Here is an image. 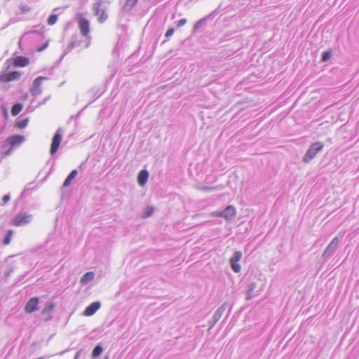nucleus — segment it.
<instances>
[{"instance_id":"9d476101","label":"nucleus","mask_w":359,"mask_h":359,"mask_svg":"<svg viewBox=\"0 0 359 359\" xmlns=\"http://www.w3.org/2000/svg\"><path fill=\"white\" fill-rule=\"evenodd\" d=\"M29 64V58L24 56H17L13 60V65L15 67H25Z\"/></svg>"},{"instance_id":"f257e3e1","label":"nucleus","mask_w":359,"mask_h":359,"mask_svg":"<svg viewBox=\"0 0 359 359\" xmlns=\"http://www.w3.org/2000/svg\"><path fill=\"white\" fill-rule=\"evenodd\" d=\"M324 147V144L320 142H316L313 144H312L309 149L306 151L303 161L305 163H309L316 156V154L320 151Z\"/></svg>"},{"instance_id":"72a5a7b5","label":"nucleus","mask_w":359,"mask_h":359,"mask_svg":"<svg viewBox=\"0 0 359 359\" xmlns=\"http://www.w3.org/2000/svg\"><path fill=\"white\" fill-rule=\"evenodd\" d=\"M10 195L9 194H6L5 195L3 198H2V201L3 203L5 204L7 202H8L10 201Z\"/></svg>"},{"instance_id":"aec40b11","label":"nucleus","mask_w":359,"mask_h":359,"mask_svg":"<svg viewBox=\"0 0 359 359\" xmlns=\"http://www.w3.org/2000/svg\"><path fill=\"white\" fill-rule=\"evenodd\" d=\"M230 264L232 270L235 273H239L241 271V267L238 262H235V261H230Z\"/></svg>"},{"instance_id":"f03ea898","label":"nucleus","mask_w":359,"mask_h":359,"mask_svg":"<svg viewBox=\"0 0 359 359\" xmlns=\"http://www.w3.org/2000/svg\"><path fill=\"white\" fill-rule=\"evenodd\" d=\"M95 3L93 5V10L94 14L97 17V20L100 23H103L107 19V14L104 9L102 8L104 0H95Z\"/></svg>"},{"instance_id":"423d86ee","label":"nucleus","mask_w":359,"mask_h":359,"mask_svg":"<svg viewBox=\"0 0 359 359\" xmlns=\"http://www.w3.org/2000/svg\"><path fill=\"white\" fill-rule=\"evenodd\" d=\"M62 134L60 133V130H58L55 133V135L53 137V140H52L50 149V153L52 155L55 154L57 152V151L58 150V148L62 142Z\"/></svg>"},{"instance_id":"1a4fd4ad","label":"nucleus","mask_w":359,"mask_h":359,"mask_svg":"<svg viewBox=\"0 0 359 359\" xmlns=\"http://www.w3.org/2000/svg\"><path fill=\"white\" fill-rule=\"evenodd\" d=\"M38 304H39V298L32 297L31 298L28 302L26 304L25 306V311L27 313H31L38 309Z\"/></svg>"},{"instance_id":"b1692460","label":"nucleus","mask_w":359,"mask_h":359,"mask_svg":"<svg viewBox=\"0 0 359 359\" xmlns=\"http://www.w3.org/2000/svg\"><path fill=\"white\" fill-rule=\"evenodd\" d=\"M57 15L55 14H53L48 18L47 22L49 25H53L57 22Z\"/></svg>"},{"instance_id":"393cba45","label":"nucleus","mask_w":359,"mask_h":359,"mask_svg":"<svg viewBox=\"0 0 359 359\" xmlns=\"http://www.w3.org/2000/svg\"><path fill=\"white\" fill-rule=\"evenodd\" d=\"M55 308V304L50 303L46 306V307L43 309L42 313L45 314L46 313L52 311Z\"/></svg>"},{"instance_id":"a211bd4d","label":"nucleus","mask_w":359,"mask_h":359,"mask_svg":"<svg viewBox=\"0 0 359 359\" xmlns=\"http://www.w3.org/2000/svg\"><path fill=\"white\" fill-rule=\"evenodd\" d=\"M13 231L10 229L7 231V233L3 241V244L4 245H8L10 244L11 243V237L13 236Z\"/></svg>"},{"instance_id":"412c9836","label":"nucleus","mask_w":359,"mask_h":359,"mask_svg":"<svg viewBox=\"0 0 359 359\" xmlns=\"http://www.w3.org/2000/svg\"><path fill=\"white\" fill-rule=\"evenodd\" d=\"M242 257V252L240 251L234 252L233 256L230 259V261H235V262H239Z\"/></svg>"},{"instance_id":"4be33fe9","label":"nucleus","mask_w":359,"mask_h":359,"mask_svg":"<svg viewBox=\"0 0 359 359\" xmlns=\"http://www.w3.org/2000/svg\"><path fill=\"white\" fill-rule=\"evenodd\" d=\"M138 0H126L124 8L126 9H131L137 4Z\"/></svg>"},{"instance_id":"20e7f679","label":"nucleus","mask_w":359,"mask_h":359,"mask_svg":"<svg viewBox=\"0 0 359 359\" xmlns=\"http://www.w3.org/2000/svg\"><path fill=\"white\" fill-rule=\"evenodd\" d=\"M31 218V215H28L25 212H21L13 218L11 223L13 226H20L28 224L30 222Z\"/></svg>"},{"instance_id":"f704fd0d","label":"nucleus","mask_w":359,"mask_h":359,"mask_svg":"<svg viewBox=\"0 0 359 359\" xmlns=\"http://www.w3.org/2000/svg\"><path fill=\"white\" fill-rule=\"evenodd\" d=\"M254 287H255L254 284L250 285V289L249 290V291L248 292L247 299H250L252 297V295L250 294V292L254 289Z\"/></svg>"},{"instance_id":"a878e982","label":"nucleus","mask_w":359,"mask_h":359,"mask_svg":"<svg viewBox=\"0 0 359 359\" xmlns=\"http://www.w3.org/2000/svg\"><path fill=\"white\" fill-rule=\"evenodd\" d=\"M20 10L22 13H25L31 11V7L27 4H22L20 6Z\"/></svg>"},{"instance_id":"ddd939ff","label":"nucleus","mask_w":359,"mask_h":359,"mask_svg":"<svg viewBox=\"0 0 359 359\" xmlns=\"http://www.w3.org/2000/svg\"><path fill=\"white\" fill-rule=\"evenodd\" d=\"M149 177V173L147 170H141L137 176V182L140 186L143 187L147 182Z\"/></svg>"},{"instance_id":"5701e85b","label":"nucleus","mask_w":359,"mask_h":359,"mask_svg":"<svg viewBox=\"0 0 359 359\" xmlns=\"http://www.w3.org/2000/svg\"><path fill=\"white\" fill-rule=\"evenodd\" d=\"M331 55H332L331 50L323 52L322 54L321 60L323 62H326V61L329 60L331 57Z\"/></svg>"},{"instance_id":"2f4dec72","label":"nucleus","mask_w":359,"mask_h":359,"mask_svg":"<svg viewBox=\"0 0 359 359\" xmlns=\"http://www.w3.org/2000/svg\"><path fill=\"white\" fill-rule=\"evenodd\" d=\"M211 215L213 217H223V211L222 212H213L211 213Z\"/></svg>"},{"instance_id":"c85d7f7f","label":"nucleus","mask_w":359,"mask_h":359,"mask_svg":"<svg viewBox=\"0 0 359 359\" xmlns=\"http://www.w3.org/2000/svg\"><path fill=\"white\" fill-rule=\"evenodd\" d=\"M174 32H175V29H174L173 28H170V29H168L166 31L165 34V36L166 38L170 37V36H172V35L174 34Z\"/></svg>"},{"instance_id":"2eb2a0df","label":"nucleus","mask_w":359,"mask_h":359,"mask_svg":"<svg viewBox=\"0 0 359 359\" xmlns=\"http://www.w3.org/2000/svg\"><path fill=\"white\" fill-rule=\"evenodd\" d=\"M76 175H77V171L76 170H73L69 173V175L67 176V177L65 179L63 186L68 187L70 184L71 181L76 176Z\"/></svg>"},{"instance_id":"f8f14e48","label":"nucleus","mask_w":359,"mask_h":359,"mask_svg":"<svg viewBox=\"0 0 359 359\" xmlns=\"http://www.w3.org/2000/svg\"><path fill=\"white\" fill-rule=\"evenodd\" d=\"M236 214V208L233 205H228L223 211V217L226 220H230L235 217Z\"/></svg>"},{"instance_id":"4468645a","label":"nucleus","mask_w":359,"mask_h":359,"mask_svg":"<svg viewBox=\"0 0 359 359\" xmlns=\"http://www.w3.org/2000/svg\"><path fill=\"white\" fill-rule=\"evenodd\" d=\"M339 243V238L337 237H335L332 239V241L330 242V243L328 245L327 248L325 249L323 255H330L332 252V251L337 248V245Z\"/></svg>"},{"instance_id":"7ed1b4c3","label":"nucleus","mask_w":359,"mask_h":359,"mask_svg":"<svg viewBox=\"0 0 359 359\" xmlns=\"http://www.w3.org/2000/svg\"><path fill=\"white\" fill-rule=\"evenodd\" d=\"M79 29L81 34L87 38H90V23L89 21L81 15H78L76 18Z\"/></svg>"},{"instance_id":"6ab92c4d","label":"nucleus","mask_w":359,"mask_h":359,"mask_svg":"<svg viewBox=\"0 0 359 359\" xmlns=\"http://www.w3.org/2000/svg\"><path fill=\"white\" fill-rule=\"evenodd\" d=\"M102 348L101 346L100 345H97L96 346L94 349L93 350V352H92V357L93 358H97L98 357L99 355H101V353H102Z\"/></svg>"},{"instance_id":"bb28decb","label":"nucleus","mask_w":359,"mask_h":359,"mask_svg":"<svg viewBox=\"0 0 359 359\" xmlns=\"http://www.w3.org/2000/svg\"><path fill=\"white\" fill-rule=\"evenodd\" d=\"M27 122H28L27 119H23V120H21V121H18L16 123V126L19 128H25L27 126Z\"/></svg>"},{"instance_id":"0eeeda50","label":"nucleus","mask_w":359,"mask_h":359,"mask_svg":"<svg viewBox=\"0 0 359 359\" xmlns=\"http://www.w3.org/2000/svg\"><path fill=\"white\" fill-rule=\"evenodd\" d=\"M25 141V137L20 135H13L6 139L8 144L13 149L20 146Z\"/></svg>"},{"instance_id":"c756f323","label":"nucleus","mask_w":359,"mask_h":359,"mask_svg":"<svg viewBox=\"0 0 359 359\" xmlns=\"http://www.w3.org/2000/svg\"><path fill=\"white\" fill-rule=\"evenodd\" d=\"M186 23H187L186 19H181L177 21V27H180L184 26Z\"/></svg>"},{"instance_id":"cd10ccee","label":"nucleus","mask_w":359,"mask_h":359,"mask_svg":"<svg viewBox=\"0 0 359 359\" xmlns=\"http://www.w3.org/2000/svg\"><path fill=\"white\" fill-rule=\"evenodd\" d=\"M154 208L147 207L145 210V213L143 215V217H147L151 216L154 213Z\"/></svg>"},{"instance_id":"dca6fc26","label":"nucleus","mask_w":359,"mask_h":359,"mask_svg":"<svg viewBox=\"0 0 359 359\" xmlns=\"http://www.w3.org/2000/svg\"><path fill=\"white\" fill-rule=\"evenodd\" d=\"M94 278L93 272H87L86 273L81 279V283L83 284H86L88 281L93 280Z\"/></svg>"},{"instance_id":"9b49d317","label":"nucleus","mask_w":359,"mask_h":359,"mask_svg":"<svg viewBox=\"0 0 359 359\" xmlns=\"http://www.w3.org/2000/svg\"><path fill=\"white\" fill-rule=\"evenodd\" d=\"M100 308V303L98 302H93L86 308L83 311V316H91Z\"/></svg>"},{"instance_id":"f3484780","label":"nucleus","mask_w":359,"mask_h":359,"mask_svg":"<svg viewBox=\"0 0 359 359\" xmlns=\"http://www.w3.org/2000/svg\"><path fill=\"white\" fill-rule=\"evenodd\" d=\"M22 110V104H15L11 108V114L13 116H17Z\"/></svg>"},{"instance_id":"39448f33","label":"nucleus","mask_w":359,"mask_h":359,"mask_svg":"<svg viewBox=\"0 0 359 359\" xmlns=\"http://www.w3.org/2000/svg\"><path fill=\"white\" fill-rule=\"evenodd\" d=\"M21 76V72L13 71L8 73L2 72L0 74V82L9 83L11 81L18 80Z\"/></svg>"},{"instance_id":"7c9ffc66","label":"nucleus","mask_w":359,"mask_h":359,"mask_svg":"<svg viewBox=\"0 0 359 359\" xmlns=\"http://www.w3.org/2000/svg\"><path fill=\"white\" fill-rule=\"evenodd\" d=\"M48 46V42H46L42 46L39 47L38 49H37V51L38 52H41L43 51V50H45Z\"/></svg>"},{"instance_id":"473e14b6","label":"nucleus","mask_w":359,"mask_h":359,"mask_svg":"<svg viewBox=\"0 0 359 359\" xmlns=\"http://www.w3.org/2000/svg\"><path fill=\"white\" fill-rule=\"evenodd\" d=\"M13 149H13V148H12V147L10 146V148H9L8 150H6V151H4V154H4V156H6L10 155V154L13 152Z\"/></svg>"},{"instance_id":"6e6552de","label":"nucleus","mask_w":359,"mask_h":359,"mask_svg":"<svg viewBox=\"0 0 359 359\" xmlns=\"http://www.w3.org/2000/svg\"><path fill=\"white\" fill-rule=\"evenodd\" d=\"M46 77L39 76L33 82L32 86L31 88L30 92L32 95H37L41 93V85L42 81L46 80Z\"/></svg>"}]
</instances>
